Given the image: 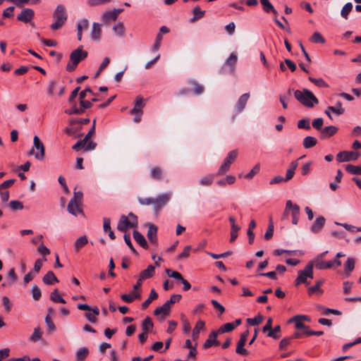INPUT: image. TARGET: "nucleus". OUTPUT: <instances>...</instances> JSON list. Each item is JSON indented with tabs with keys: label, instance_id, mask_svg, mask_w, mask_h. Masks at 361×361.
Here are the masks:
<instances>
[{
	"label": "nucleus",
	"instance_id": "1",
	"mask_svg": "<svg viewBox=\"0 0 361 361\" xmlns=\"http://www.w3.org/2000/svg\"><path fill=\"white\" fill-rule=\"evenodd\" d=\"M294 97L301 104L308 108H312L319 103L314 94L306 88L302 90H295Z\"/></svg>",
	"mask_w": 361,
	"mask_h": 361
},
{
	"label": "nucleus",
	"instance_id": "2",
	"mask_svg": "<svg viewBox=\"0 0 361 361\" xmlns=\"http://www.w3.org/2000/svg\"><path fill=\"white\" fill-rule=\"evenodd\" d=\"M299 214L300 207L298 204L293 203L291 200H287L284 212L281 216V220H288L289 215H290L292 216L293 224L297 225L298 223Z\"/></svg>",
	"mask_w": 361,
	"mask_h": 361
},
{
	"label": "nucleus",
	"instance_id": "3",
	"mask_svg": "<svg viewBox=\"0 0 361 361\" xmlns=\"http://www.w3.org/2000/svg\"><path fill=\"white\" fill-rule=\"evenodd\" d=\"M87 56V52L82 50V46L73 51L70 54V60L66 66V71L68 72L74 71L78 64Z\"/></svg>",
	"mask_w": 361,
	"mask_h": 361
},
{
	"label": "nucleus",
	"instance_id": "4",
	"mask_svg": "<svg viewBox=\"0 0 361 361\" xmlns=\"http://www.w3.org/2000/svg\"><path fill=\"white\" fill-rule=\"evenodd\" d=\"M54 22L50 25L52 30H58L61 27L67 20V13L63 5L59 4L54 12Z\"/></svg>",
	"mask_w": 361,
	"mask_h": 361
},
{
	"label": "nucleus",
	"instance_id": "5",
	"mask_svg": "<svg viewBox=\"0 0 361 361\" xmlns=\"http://www.w3.org/2000/svg\"><path fill=\"white\" fill-rule=\"evenodd\" d=\"M137 225V217L133 213L130 212L128 216L122 215L118 222L117 229L125 232L127 229L134 228Z\"/></svg>",
	"mask_w": 361,
	"mask_h": 361
},
{
	"label": "nucleus",
	"instance_id": "6",
	"mask_svg": "<svg viewBox=\"0 0 361 361\" xmlns=\"http://www.w3.org/2000/svg\"><path fill=\"white\" fill-rule=\"evenodd\" d=\"M82 192L80 191H75L73 198L70 200L67 209L68 212L74 216L82 213V209L80 207L82 199Z\"/></svg>",
	"mask_w": 361,
	"mask_h": 361
},
{
	"label": "nucleus",
	"instance_id": "7",
	"mask_svg": "<svg viewBox=\"0 0 361 361\" xmlns=\"http://www.w3.org/2000/svg\"><path fill=\"white\" fill-rule=\"evenodd\" d=\"M312 279L313 278V264L308 263L303 270H300L298 271V277L295 280V286H298L300 283H305L306 286L309 285V283L307 282V279Z\"/></svg>",
	"mask_w": 361,
	"mask_h": 361
},
{
	"label": "nucleus",
	"instance_id": "8",
	"mask_svg": "<svg viewBox=\"0 0 361 361\" xmlns=\"http://www.w3.org/2000/svg\"><path fill=\"white\" fill-rule=\"evenodd\" d=\"M30 154H33L38 160H43L45 155V149L42 142L35 135L33 138V147L30 151Z\"/></svg>",
	"mask_w": 361,
	"mask_h": 361
},
{
	"label": "nucleus",
	"instance_id": "9",
	"mask_svg": "<svg viewBox=\"0 0 361 361\" xmlns=\"http://www.w3.org/2000/svg\"><path fill=\"white\" fill-rule=\"evenodd\" d=\"M238 156V152L236 150H232L231 151L226 159H224V163L221 165L219 167L217 175L221 176L226 173L231 165V164L235 160L236 157Z\"/></svg>",
	"mask_w": 361,
	"mask_h": 361
},
{
	"label": "nucleus",
	"instance_id": "10",
	"mask_svg": "<svg viewBox=\"0 0 361 361\" xmlns=\"http://www.w3.org/2000/svg\"><path fill=\"white\" fill-rule=\"evenodd\" d=\"M171 192H167L158 195L157 197H154V211L159 212L161 208L164 207L171 200Z\"/></svg>",
	"mask_w": 361,
	"mask_h": 361
},
{
	"label": "nucleus",
	"instance_id": "11",
	"mask_svg": "<svg viewBox=\"0 0 361 361\" xmlns=\"http://www.w3.org/2000/svg\"><path fill=\"white\" fill-rule=\"evenodd\" d=\"M360 156V152L355 151H342L338 153L336 158L339 162H347L357 160Z\"/></svg>",
	"mask_w": 361,
	"mask_h": 361
},
{
	"label": "nucleus",
	"instance_id": "12",
	"mask_svg": "<svg viewBox=\"0 0 361 361\" xmlns=\"http://www.w3.org/2000/svg\"><path fill=\"white\" fill-rule=\"evenodd\" d=\"M35 16V12L31 8H23L17 16V20L25 23H30Z\"/></svg>",
	"mask_w": 361,
	"mask_h": 361
},
{
	"label": "nucleus",
	"instance_id": "13",
	"mask_svg": "<svg viewBox=\"0 0 361 361\" xmlns=\"http://www.w3.org/2000/svg\"><path fill=\"white\" fill-rule=\"evenodd\" d=\"M123 11V8H114L102 14V19L105 24H108L113 20H116L119 13Z\"/></svg>",
	"mask_w": 361,
	"mask_h": 361
},
{
	"label": "nucleus",
	"instance_id": "14",
	"mask_svg": "<svg viewBox=\"0 0 361 361\" xmlns=\"http://www.w3.org/2000/svg\"><path fill=\"white\" fill-rule=\"evenodd\" d=\"M102 25L93 23L90 32V38L92 41L99 42L101 39Z\"/></svg>",
	"mask_w": 361,
	"mask_h": 361
},
{
	"label": "nucleus",
	"instance_id": "15",
	"mask_svg": "<svg viewBox=\"0 0 361 361\" xmlns=\"http://www.w3.org/2000/svg\"><path fill=\"white\" fill-rule=\"evenodd\" d=\"M302 321H310V319L306 315H296L288 320V323L294 322L295 326L298 329H302L305 328V324Z\"/></svg>",
	"mask_w": 361,
	"mask_h": 361
},
{
	"label": "nucleus",
	"instance_id": "16",
	"mask_svg": "<svg viewBox=\"0 0 361 361\" xmlns=\"http://www.w3.org/2000/svg\"><path fill=\"white\" fill-rule=\"evenodd\" d=\"M325 219L322 216H318L310 227V231L314 233H319L325 224Z\"/></svg>",
	"mask_w": 361,
	"mask_h": 361
},
{
	"label": "nucleus",
	"instance_id": "17",
	"mask_svg": "<svg viewBox=\"0 0 361 361\" xmlns=\"http://www.w3.org/2000/svg\"><path fill=\"white\" fill-rule=\"evenodd\" d=\"M89 27V20L87 18H82L77 23V37L80 41L82 36V30H87Z\"/></svg>",
	"mask_w": 361,
	"mask_h": 361
},
{
	"label": "nucleus",
	"instance_id": "18",
	"mask_svg": "<svg viewBox=\"0 0 361 361\" xmlns=\"http://www.w3.org/2000/svg\"><path fill=\"white\" fill-rule=\"evenodd\" d=\"M249 98V93H245L240 97L235 104V111L238 114L241 113L244 110Z\"/></svg>",
	"mask_w": 361,
	"mask_h": 361
},
{
	"label": "nucleus",
	"instance_id": "19",
	"mask_svg": "<svg viewBox=\"0 0 361 361\" xmlns=\"http://www.w3.org/2000/svg\"><path fill=\"white\" fill-rule=\"evenodd\" d=\"M145 106V102L141 97L136 98L135 105L133 109L130 111L132 115H142V108Z\"/></svg>",
	"mask_w": 361,
	"mask_h": 361
},
{
	"label": "nucleus",
	"instance_id": "20",
	"mask_svg": "<svg viewBox=\"0 0 361 361\" xmlns=\"http://www.w3.org/2000/svg\"><path fill=\"white\" fill-rule=\"evenodd\" d=\"M338 128L334 126H329L323 128L320 133V138L326 139L327 137L334 136L338 132Z\"/></svg>",
	"mask_w": 361,
	"mask_h": 361
},
{
	"label": "nucleus",
	"instance_id": "21",
	"mask_svg": "<svg viewBox=\"0 0 361 361\" xmlns=\"http://www.w3.org/2000/svg\"><path fill=\"white\" fill-rule=\"evenodd\" d=\"M310 263H312L313 267L315 266L319 270L332 268V264L330 263V261L325 262L320 258H314Z\"/></svg>",
	"mask_w": 361,
	"mask_h": 361
},
{
	"label": "nucleus",
	"instance_id": "22",
	"mask_svg": "<svg viewBox=\"0 0 361 361\" xmlns=\"http://www.w3.org/2000/svg\"><path fill=\"white\" fill-rule=\"evenodd\" d=\"M171 310V307L168 305V303L165 302L163 305L157 307L154 314L155 316L161 315L163 318L169 314Z\"/></svg>",
	"mask_w": 361,
	"mask_h": 361
},
{
	"label": "nucleus",
	"instance_id": "23",
	"mask_svg": "<svg viewBox=\"0 0 361 361\" xmlns=\"http://www.w3.org/2000/svg\"><path fill=\"white\" fill-rule=\"evenodd\" d=\"M147 235L150 243L156 244L157 241V227L154 224H150Z\"/></svg>",
	"mask_w": 361,
	"mask_h": 361
},
{
	"label": "nucleus",
	"instance_id": "24",
	"mask_svg": "<svg viewBox=\"0 0 361 361\" xmlns=\"http://www.w3.org/2000/svg\"><path fill=\"white\" fill-rule=\"evenodd\" d=\"M218 336L217 331H212L208 336V338L205 341L203 347L204 348H208L212 347L213 345H218L219 342L216 341V337Z\"/></svg>",
	"mask_w": 361,
	"mask_h": 361
},
{
	"label": "nucleus",
	"instance_id": "25",
	"mask_svg": "<svg viewBox=\"0 0 361 361\" xmlns=\"http://www.w3.org/2000/svg\"><path fill=\"white\" fill-rule=\"evenodd\" d=\"M262 6V9L265 13H273L274 15H277L278 12L274 8V6L269 0H259Z\"/></svg>",
	"mask_w": 361,
	"mask_h": 361
},
{
	"label": "nucleus",
	"instance_id": "26",
	"mask_svg": "<svg viewBox=\"0 0 361 361\" xmlns=\"http://www.w3.org/2000/svg\"><path fill=\"white\" fill-rule=\"evenodd\" d=\"M133 238L143 248H147V243L145 237L137 231H133Z\"/></svg>",
	"mask_w": 361,
	"mask_h": 361
},
{
	"label": "nucleus",
	"instance_id": "27",
	"mask_svg": "<svg viewBox=\"0 0 361 361\" xmlns=\"http://www.w3.org/2000/svg\"><path fill=\"white\" fill-rule=\"evenodd\" d=\"M140 297V294L135 290H133L129 294H122L121 296V299L126 302H132Z\"/></svg>",
	"mask_w": 361,
	"mask_h": 361
},
{
	"label": "nucleus",
	"instance_id": "28",
	"mask_svg": "<svg viewBox=\"0 0 361 361\" xmlns=\"http://www.w3.org/2000/svg\"><path fill=\"white\" fill-rule=\"evenodd\" d=\"M154 269L155 268L154 266L149 265L146 269L140 272V280H145L152 277L154 274Z\"/></svg>",
	"mask_w": 361,
	"mask_h": 361
},
{
	"label": "nucleus",
	"instance_id": "29",
	"mask_svg": "<svg viewBox=\"0 0 361 361\" xmlns=\"http://www.w3.org/2000/svg\"><path fill=\"white\" fill-rule=\"evenodd\" d=\"M88 239L86 235L79 237L74 243V248L76 252H78L82 247L87 245Z\"/></svg>",
	"mask_w": 361,
	"mask_h": 361
},
{
	"label": "nucleus",
	"instance_id": "30",
	"mask_svg": "<svg viewBox=\"0 0 361 361\" xmlns=\"http://www.w3.org/2000/svg\"><path fill=\"white\" fill-rule=\"evenodd\" d=\"M43 282L47 285H51L54 282H59L58 279L56 277L53 271H48L42 279Z\"/></svg>",
	"mask_w": 361,
	"mask_h": 361
},
{
	"label": "nucleus",
	"instance_id": "31",
	"mask_svg": "<svg viewBox=\"0 0 361 361\" xmlns=\"http://www.w3.org/2000/svg\"><path fill=\"white\" fill-rule=\"evenodd\" d=\"M89 353V350L86 347L80 348L75 355V361H84Z\"/></svg>",
	"mask_w": 361,
	"mask_h": 361
},
{
	"label": "nucleus",
	"instance_id": "32",
	"mask_svg": "<svg viewBox=\"0 0 361 361\" xmlns=\"http://www.w3.org/2000/svg\"><path fill=\"white\" fill-rule=\"evenodd\" d=\"M192 13L194 16L190 19V23L202 18L205 13V11H202L199 6H196L192 9Z\"/></svg>",
	"mask_w": 361,
	"mask_h": 361
},
{
	"label": "nucleus",
	"instance_id": "33",
	"mask_svg": "<svg viewBox=\"0 0 361 361\" xmlns=\"http://www.w3.org/2000/svg\"><path fill=\"white\" fill-rule=\"evenodd\" d=\"M204 324V322L202 320H200L196 323V325L192 330V337L193 340L197 339L200 332L202 329H203Z\"/></svg>",
	"mask_w": 361,
	"mask_h": 361
},
{
	"label": "nucleus",
	"instance_id": "34",
	"mask_svg": "<svg viewBox=\"0 0 361 361\" xmlns=\"http://www.w3.org/2000/svg\"><path fill=\"white\" fill-rule=\"evenodd\" d=\"M317 140L314 137L307 136L303 140V147L306 149L313 147L317 145Z\"/></svg>",
	"mask_w": 361,
	"mask_h": 361
},
{
	"label": "nucleus",
	"instance_id": "35",
	"mask_svg": "<svg viewBox=\"0 0 361 361\" xmlns=\"http://www.w3.org/2000/svg\"><path fill=\"white\" fill-rule=\"evenodd\" d=\"M256 227V223L255 221V220H251L250 224H249V227H248V229H247V236H248V240H249V243L250 244H252L254 241V239H255V234L252 231V230Z\"/></svg>",
	"mask_w": 361,
	"mask_h": 361
},
{
	"label": "nucleus",
	"instance_id": "36",
	"mask_svg": "<svg viewBox=\"0 0 361 361\" xmlns=\"http://www.w3.org/2000/svg\"><path fill=\"white\" fill-rule=\"evenodd\" d=\"M328 107L329 110H331V112L338 116L342 115L345 111L344 109L342 107V103L340 101L336 102L335 106H329Z\"/></svg>",
	"mask_w": 361,
	"mask_h": 361
},
{
	"label": "nucleus",
	"instance_id": "37",
	"mask_svg": "<svg viewBox=\"0 0 361 361\" xmlns=\"http://www.w3.org/2000/svg\"><path fill=\"white\" fill-rule=\"evenodd\" d=\"M157 298H158V294L154 289H152L150 292L149 298L142 302V307L143 309H146L149 305V304L152 302V301L157 299Z\"/></svg>",
	"mask_w": 361,
	"mask_h": 361
},
{
	"label": "nucleus",
	"instance_id": "38",
	"mask_svg": "<svg viewBox=\"0 0 361 361\" xmlns=\"http://www.w3.org/2000/svg\"><path fill=\"white\" fill-rule=\"evenodd\" d=\"M345 170L347 172L354 175H361V166H354L352 164H348L345 166Z\"/></svg>",
	"mask_w": 361,
	"mask_h": 361
},
{
	"label": "nucleus",
	"instance_id": "39",
	"mask_svg": "<svg viewBox=\"0 0 361 361\" xmlns=\"http://www.w3.org/2000/svg\"><path fill=\"white\" fill-rule=\"evenodd\" d=\"M79 97H80V106H81L80 109H83V111H85V109H89L92 106L91 102L85 100V92H80Z\"/></svg>",
	"mask_w": 361,
	"mask_h": 361
},
{
	"label": "nucleus",
	"instance_id": "40",
	"mask_svg": "<svg viewBox=\"0 0 361 361\" xmlns=\"http://www.w3.org/2000/svg\"><path fill=\"white\" fill-rule=\"evenodd\" d=\"M42 333L40 330L39 327H36L34 329L33 333L30 336V341L31 342H37L39 341L42 338Z\"/></svg>",
	"mask_w": 361,
	"mask_h": 361
},
{
	"label": "nucleus",
	"instance_id": "41",
	"mask_svg": "<svg viewBox=\"0 0 361 361\" xmlns=\"http://www.w3.org/2000/svg\"><path fill=\"white\" fill-rule=\"evenodd\" d=\"M281 326L279 325L276 326L274 329H271L269 331L267 336L274 339H278L281 337Z\"/></svg>",
	"mask_w": 361,
	"mask_h": 361
},
{
	"label": "nucleus",
	"instance_id": "42",
	"mask_svg": "<svg viewBox=\"0 0 361 361\" xmlns=\"http://www.w3.org/2000/svg\"><path fill=\"white\" fill-rule=\"evenodd\" d=\"M292 90L289 89L287 93L281 94L279 97L280 102L283 106V108L286 109L288 108L287 101L289 100V97L291 94Z\"/></svg>",
	"mask_w": 361,
	"mask_h": 361
},
{
	"label": "nucleus",
	"instance_id": "43",
	"mask_svg": "<svg viewBox=\"0 0 361 361\" xmlns=\"http://www.w3.org/2000/svg\"><path fill=\"white\" fill-rule=\"evenodd\" d=\"M353 9V4L352 3H347L345 4L343 7L341 9V16L345 18L348 19V14Z\"/></svg>",
	"mask_w": 361,
	"mask_h": 361
},
{
	"label": "nucleus",
	"instance_id": "44",
	"mask_svg": "<svg viewBox=\"0 0 361 361\" xmlns=\"http://www.w3.org/2000/svg\"><path fill=\"white\" fill-rule=\"evenodd\" d=\"M50 299L54 302L66 303V300L59 294L57 289L51 293Z\"/></svg>",
	"mask_w": 361,
	"mask_h": 361
},
{
	"label": "nucleus",
	"instance_id": "45",
	"mask_svg": "<svg viewBox=\"0 0 361 361\" xmlns=\"http://www.w3.org/2000/svg\"><path fill=\"white\" fill-rule=\"evenodd\" d=\"M324 283V280H319L317 281L316 284L308 289V293L310 295H312L314 293H322V290L320 288V286Z\"/></svg>",
	"mask_w": 361,
	"mask_h": 361
},
{
	"label": "nucleus",
	"instance_id": "46",
	"mask_svg": "<svg viewBox=\"0 0 361 361\" xmlns=\"http://www.w3.org/2000/svg\"><path fill=\"white\" fill-rule=\"evenodd\" d=\"M142 330L145 332H148L153 328V322L150 317H146L142 324Z\"/></svg>",
	"mask_w": 361,
	"mask_h": 361
},
{
	"label": "nucleus",
	"instance_id": "47",
	"mask_svg": "<svg viewBox=\"0 0 361 361\" xmlns=\"http://www.w3.org/2000/svg\"><path fill=\"white\" fill-rule=\"evenodd\" d=\"M310 41L313 43L324 44L325 39L319 32H314L310 38Z\"/></svg>",
	"mask_w": 361,
	"mask_h": 361
},
{
	"label": "nucleus",
	"instance_id": "48",
	"mask_svg": "<svg viewBox=\"0 0 361 361\" xmlns=\"http://www.w3.org/2000/svg\"><path fill=\"white\" fill-rule=\"evenodd\" d=\"M235 328V325L234 323H231V322H228V323H226L225 324L222 325L219 331H217L218 333H226V332H229V331H231L232 330H233Z\"/></svg>",
	"mask_w": 361,
	"mask_h": 361
},
{
	"label": "nucleus",
	"instance_id": "49",
	"mask_svg": "<svg viewBox=\"0 0 361 361\" xmlns=\"http://www.w3.org/2000/svg\"><path fill=\"white\" fill-rule=\"evenodd\" d=\"M113 30L115 32V34L121 37H123V33H124V25L123 23L121 22H119L116 25H115L114 27H113Z\"/></svg>",
	"mask_w": 361,
	"mask_h": 361
},
{
	"label": "nucleus",
	"instance_id": "50",
	"mask_svg": "<svg viewBox=\"0 0 361 361\" xmlns=\"http://www.w3.org/2000/svg\"><path fill=\"white\" fill-rule=\"evenodd\" d=\"M309 80L314 83L315 85H317L319 87H327L328 84L321 78H314L312 77H309Z\"/></svg>",
	"mask_w": 361,
	"mask_h": 361
},
{
	"label": "nucleus",
	"instance_id": "51",
	"mask_svg": "<svg viewBox=\"0 0 361 361\" xmlns=\"http://www.w3.org/2000/svg\"><path fill=\"white\" fill-rule=\"evenodd\" d=\"M162 176V171L159 167H154L150 171V176L152 178L160 180Z\"/></svg>",
	"mask_w": 361,
	"mask_h": 361
},
{
	"label": "nucleus",
	"instance_id": "52",
	"mask_svg": "<svg viewBox=\"0 0 361 361\" xmlns=\"http://www.w3.org/2000/svg\"><path fill=\"white\" fill-rule=\"evenodd\" d=\"M355 259L352 257H348L346 262L344 264L345 272H350L355 268Z\"/></svg>",
	"mask_w": 361,
	"mask_h": 361
},
{
	"label": "nucleus",
	"instance_id": "53",
	"mask_svg": "<svg viewBox=\"0 0 361 361\" xmlns=\"http://www.w3.org/2000/svg\"><path fill=\"white\" fill-rule=\"evenodd\" d=\"M238 57L235 53H231L229 57L226 61V64L231 66L232 68V71L234 68V66L237 62Z\"/></svg>",
	"mask_w": 361,
	"mask_h": 361
},
{
	"label": "nucleus",
	"instance_id": "54",
	"mask_svg": "<svg viewBox=\"0 0 361 361\" xmlns=\"http://www.w3.org/2000/svg\"><path fill=\"white\" fill-rule=\"evenodd\" d=\"M263 321V317L260 314L257 315L253 318H249L247 319V322L248 324L251 326H257L261 324Z\"/></svg>",
	"mask_w": 361,
	"mask_h": 361
},
{
	"label": "nucleus",
	"instance_id": "55",
	"mask_svg": "<svg viewBox=\"0 0 361 361\" xmlns=\"http://www.w3.org/2000/svg\"><path fill=\"white\" fill-rule=\"evenodd\" d=\"M298 128L300 129L310 130V119L307 118H303V119L298 121Z\"/></svg>",
	"mask_w": 361,
	"mask_h": 361
},
{
	"label": "nucleus",
	"instance_id": "56",
	"mask_svg": "<svg viewBox=\"0 0 361 361\" xmlns=\"http://www.w3.org/2000/svg\"><path fill=\"white\" fill-rule=\"evenodd\" d=\"M323 124H324V120L322 118H315L312 121V127L317 130H319L320 133L322 132V130L323 129L322 126H323Z\"/></svg>",
	"mask_w": 361,
	"mask_h": 361
},
{
	"label": "nucleus",
	"instance_id": "57",
	"mask_svg": "<svg viewBox=\"0 0 361 361\" xmlns=\"http://www.w3.org/2000/svg\"><path fill=\"white\" fill-rule=\"evenodd\" d=\"M166 273L167 274V275L169 277L174 278L175 279L180 281V282L183 279V276H181V274L179 272L176 271H172L170 269H167L166 270Z\"/></svg>",
	"mask_w": 361,
	"mask_h": 361
},
{
	"label": "nucleus",
	"instance_id": "58",
	"mask_svg": "<svg viewBox=\"0 0 361 361\" xmlns=\"http://www.w3.org/2000/svg\"><path fill=\"white\" fill-rule=\"evenodd\" d=\"M273 234H274V224H273V222L271 221V218H270V223H269V225L268 226V228H267L266 233H264V238L265 240H269L270 238H272Z\"/></svg>",
	"mask_w": 361,
	"mask_h": 361
},
{
	"label": "nucleus",
	"instance_id": "59",
	"mask_svg": "<svg viewBox=\"0 0 361 361\" xmlns=\"http://www.w3.org/2000/svg\"><path fill=\"white\" fill-rule=\"evenodd\" d=\"M9 207L12 210H21L23 209V204L18 200H11L9 202Z\"/></svg>",
	"mask_w": 361,
	"mask_h": 361
},
{
	"label": "nucleus",
	"instance_id": "60",
	"mask_svg": "<svg viewBox=\"0 0 361 361\" xmlns=\"http://www.w3.org/2000/svg\"><path fill=\"white\" fill-rule=\"evenodd\" d=\"M260 170V165L259 164H257L245 176V178L247 179H251L254 177L255 175L259 173Z\"/></svg>",
	"mask_w": 361,
	"mask_h": 361
},
{
	"label": "nucleus",
	"instance_id": "61",
	"mask_svg": "<svg viewBox=\"0 0 361 361\" xmlns=\"http://www.w3.org/2000/svg\"><path fill=\"white\" fill-rule=\"evenodd\" d=\"M214 175H208L200 180V183L202 185H210L213 183Z\"/></svg>",
	"mask_w": 361,
	"mask_h": 361
},
{
	"label": "nucleus",
	"instance_id": "62",
	"mask_svg": "<svg viewBox=\"0 0 361 361\" xmlns=\"http://www.w3.org/2000/svg\"><path fill=\"white\" fill-rule=\"evenodd\" d=\"M32 295L35 300H38L41 298V290L37 285H34L32 288Z\"/></svg>",
	"mask_w": 361,
	"mask_h": 361
},
{
	"label": "nucleus",
	"instance_id": "63",
	"mask_svg": "<svg viewBox=\"0 0 361 361\" xmlns=\"http://www.w3.org/2000/svg\"><path fill=\"white\" fill-rule=\"evenodd\" d=\"M138 202L142 205L154 204V197H139Z\"/></svg>",
	"mask_w": 361,
	"mask_h": 361
},
{
	"label": "nucleus",
	"instance_id": "64",
	"mask_svg": "<svg viewBox=\"0 0 361 361\" xmlns=\"http://www.w3.org/2000/svg\"><path fill=\"white\" fill-rule=\"evenodd\" d=\"M45 323L47 324V329L49 330V331L54 332L56 331V326L54 322L51 321L49 314L45 317Z\"/></svg>",
	"mask_w": 361,
	"mask_h": 361
}]
</instances>
